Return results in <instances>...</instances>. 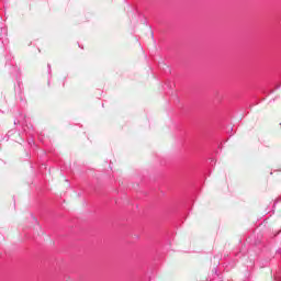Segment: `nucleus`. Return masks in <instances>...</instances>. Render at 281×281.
I'll use <instances>...</instances> for the list:
<instances>
[{
  "label": "nucleus",
  "mask_w": 281,
  "mask_h": 281,
  "mask_svg": "<svg viewBox=\"0 0 281 281\" xmlns=\"http://www.w3.org/2000/svg\"><path fill=\"white\" fill-rule=\"evenodd\" d=\"M8 36V29L7 27H0V41H3Z\"/></svg>",
  "instance_id": "f257e3e1"
},
{
  "label": "nucleus",
  "mask_w": 281,
  "mask_h": 281,
  "mask_svg": "<svg viewBox=\"0 0 281 281\" xmlns=\"http://www.w3.org/2000/svg\"><path fill=\"white\" fill-rule=\"evenodd\" d=\"M47 67H48V74H52V65L48 64Z\"/></svg>",
  "instance_id": "f03ea898"
},
{
  "label": "nucleus",
  "mask_w": 281,
  "mask_h": 281,
  "mask_svg": "<svg viewBox=\"0 0 281 281\" xmlns=\"http://www.w3.org/2000/svg\"><path fill=\"white\" fill-rule=\"evenodd\" d=\"M14 124H21V121H18V122H16V121H14Z\"/></svg>",
  "instance_id": "7ed1b4c3"
}]
</instances>
